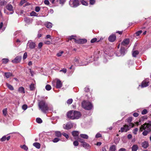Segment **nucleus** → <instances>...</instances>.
Here are the masks:
<instances>
[{
    "mask_svg": "<svg viewBox=\"0 0 151 151\" xmlns=\"http://www.w3.org/2000/svg\"><path fill=\"white\" fill-rule=\"evenodd\" d=\"M38 106L39 109L45 113H46V111L48 110L49 109L47 104L44 101L42 100L39 102Z\"/></svg>",
    "mask_w": 151,
    "mask_h": 151,
    "instance_id": "nucleus-1",
    "label": "nucleus"
},
{
    "mask_svg": "<svg viewBox=\"0 0 151 151\" xmlns=\"http://www.w3.org/2000/svg\"><path fill=\"white\" fill-rule=\"evenodd\" d=\"M82 106L84 109L87 110H90L92 107V105L90 102L85 101L82 102Z\"/></svg>",
    "mask_w": 151,
    "mask_h": 151,
    "instance_id": "nucleus-2",
    "label": "nucleus"
},
{
    "mask_svg": "<svg viewBox=\"0 0 151 151\" xmlns=\"http://www.w3.org/2000/svg\"><path fill=\"white\" fill-rule=\"evenodd\" d=\"M36 45L35 43L31 41H29L27 44V47H28L31 49H34L36 47Z\"/></svg>",
    "mask_w": 151,
    "mask_h": 151,
    "instance_id": "nucleus-3",
    "label": "nucleus"
},
{
    "mask_svg": "<svg viewBox=\"0 0 151 151\" xmlns=\"http://www.w3.org/2000/svg\"><path fill=\"white\" fill-rule=\"evenodd\" d=\"M81 114L79 112L77 111H74V117H72V119H78L81 116Z\"/></svg>",
    "mask_w": 151,
    "mask_h": 151,
    "instance_id": "nucleus-4",
    "label": "nucleus"
},
{
    "mask_svg": "<svg viewBox=\"0 0 151 151\" xmlns=\"http://www.w3.org/2000/svg\"><path fill=\"white\" fill-rule=\"evenodd\" d=\"M73 126L72 123L70 122L66 124H64L63 125V128L66 129H70Z\"/></svg>",
    "mask_w": 151,
    "mask_h": 151,
    "instance_id": "nucleus-5",
    "label": "nucleus"
},
{
    "mask_svg": "<svg viewBox=\"0 0 151 151\" xmlns=\"http://www.w3.org/2000/svg\"><path fill=\"white\" fill-rule=\"evenodd\" d=\"M130 129V128H129L128 125H125L123 126V127H122L121 128L120 131L122 132H127V131L129 130ZM120 130H119V132H120Z\"/></svg>",
    "mask_w": 151,
    "mask_h": 151,
    "instance_id": "nucleus-6",
    "label": "nucleus"
},
{
    "mask_svg": "<svg viewBox=\"0 0 151 151\" xmlns=\"http://www.w3.org/2000/svg\"><path fill=\"white\" fill-rule=\"evenodd\" d=\"M22 59L21 56H17L14 60H12V62L13 63H17L20 62Z\"/></svg>",
    "mask_w": 151,
    "mask_h": 151,
    "instance_id": "nucleus-7",
    "label": "nucleus"
},
{
    "mask_svg": "<svg viewBox=\"0 0 151 151\" xmlns=\"http://www.w3.org/2000/svg\"><path fill=\"white\" fill-rule=\"evenodd\" d=\"M116 37L115 35H111L108 38L110 42H113L116 39Z\"/></svg>",
    "mask_w": 151,
    "mask_h": 151,
    "instance_id": "nucleus-8",
    "label": "nucleus"
},
{
    "mask_svg": "<svg viewBox=\"0 0 151 151\" xmlns=\"http://www.w3.org/2000/svg\"><path fill=\"white\" fill-rule=\"evenodd\" d=\"M13 8L12 5L10 4H8L6 6V8L7 10L9 11H12L10 13V14H12L14 13Z\"/></svg>",
    "mask_w": 151,
    "mask_h": 151,
    "instance_id": "nucleus-9",
    "label": "nucleus"
},
{
    "mask_svg": "<svg viewBox=\"0 0 151 151\" xmlns=\"http://www.w3.org/2000/svg\"><path fill=\"white\" fill-rule=\"evenodd\" d=\"M74 111H68L67 114V116L68 118L72 119V117H74Z\"/></svg>",
    "mask_w": 151,
    "mask_h": 151,
    "instance_id": "nucleus-10",
    "label": "nucleus"
},
{
    "mask_svg": "<svg viewBox=\"0 0 151 151\" xmlns=\"http://www.w3.org/2000/svg\"><path fill=\"white\" fill-rule=\"evenodd\" d=\"M142 147L145 149L147 148L149 146V143L147 141H145L141 144Z\"/></svg>",
    "mask_w": 151,
    "mask_h": 151,
    "instance_id": "nucleus-11",
    "label": "nucleus"
},
{
    "mask_svg": "<svg viewBox=\"0 0 151 151\" xmlns=\"http://www.w3.org/2000/svg\"><path fill=\"white\" fill-rule=\"evenodd\" d=\"M72 3L73 5L71 6L73 7H76L79 5V1L78 0H74L72 2Z\"/></svg>",
    "mask_w": 151,
    "mask_h": 151,
    "instance_id": "nucleus-12",
    "label": "nucleus"
},
{
    "mask_svg": "<svg viewBox=\"0 0 151 151\" xmlns=\"http://www.w3.org/2000/svg\"><path fill=\"white\" fill-rule=\"evenodd\" d=\"M62 86V83L60 80H58L56 82V87L57 88H60Z\"/></svg>",
    "mask_w": 151,
    "mask_h": 151,
    "instance_id": "nucleus-13",
    "label": "nucleus"
},
{
    "mask_svg": "<svg viewBox=\"0 0 151 151\" xmlns=\"http://www.w3.org/2000/svg\"><path fill=\"white\" fill-rule=\"evenodd\" d=\"M87 41L86 39H80L78 40L77 43L78 44H83L86 42Z\"/></svg>",
    "mask_w": 151,
    "mask_h": 151,
    "instance_id": "nucleus-14",
    "label": "nucleus"
},
{
    "mask_svg": "<svg viewBox=\"0 0 151 151\" xmlns=\"http://www.w3.org/2000/svg\"><path fill=\"white\" fill-rule=\"evenodd\" d=\"M129 39L128 38L126 39L125 40H124L123 42H122V45H128L129 43Z\"/></svg>",
    "mask_w": 151,
    "mask_h": 151,
    "instance_id": "nucleus-15",
    "label": "nucleus"
},
{
    "mask_svg": "<svg viewBox=\"0 0 151 151\" xmlns=\"http://www.w3.org/2000/svg\"><path fill=\"white\" fill-rule=\"evenodd\" d=\"M148 82H146L145 81H143L141 83V86L142 87H146L148 86Z\"/></svg>",
    "mask_w": 151,
    "mask_h": 151,
    "instance_id": "nucleus-16",
    "label": "nucleus"
},
{
    "mask_svg": "<svg viewBox=\"0 0 151 151\" xmlns=\"http://www.w3.org/2000/svg\"><path fill=\"white\" fill-rule=\"evenodd\" d=\"M138 149V147L137 145H133L132 147V151H137Z\"/></svg>",
    "mask_w": 151,
    "mask_h": 151,
    "instance_id": "nucleus-17",
    "label": "nucleus"
},
{
    "mask_svg": "<svg viewBox=\"0 0 151 151\" xmlns=\"http://www.w3.org/2000/svg\"><path fill=\"white\" fill-rule=\"evenodd\" d=\"M79 132L78 131H74L72 132V135L73 137L78 136L79 135Z\"/></svg>",
    "mask_w": 151,
    "mask_h": 151,
    "instance_id": "nucleus-18",
    "label": "nucleus"
},
{
    "mask_svg": "<svg viewBox=\"0 0 151 151\" xmlns=\"http://www.w3.org/2000/svg\"><path fill=\"white\" fill-rule=\"evenodd\" d=\"M151 131V129L150 128L148 129V130H145L142 132V134L144 136L147 135L148 133L150 132Z\"/></svg>",
    "mask_w": 151,
    "mask_h": 151,
    "instance_id": "nucleus-19",
    "label": "nucleus"
},
{
    "mask_svg": "<svg viewBox=\"0 0 151 151\" xmlns=\"http://www.w3.org/2000/svg\"><path fill=\"white\" fill-rule=\"evenodd\" d=\"M83 147L87 149L89 147V145L88 144L84 142L81 145Z\"/></svg>",
    "mask_w": 151,
    "mask_h": 151,
    "instance_id": "nucleus-20",
    "label": "nucleus"
},
{
    "mask_svg": "<svg viewBox=\"0 0 151 151\" xmlns=\"http://www.w3.org/2000/svg\"><path fill=\"white\" fill-rule=\"evenodd\" d=\"M125 49L124 47H121L120 50L121 54L122 55H124V54Z\"/></svg>",
    "mask_w": 151,
    "mask_h": 151,
    "instance_id": "nucleus-21",
    "label": "nucleus"
},
{
    "mask_svg": "<svg viewBox=\"0 0 151 151\" xmlns=\"http://www.w3.org/2000/svg\"><path fill=\"white\" fill-rule=\"evenodd\" d=\"M33 145L37 149H39L40 148V144L38 142H35L33 144Z\"/></svg>",
    "mask_w": 151,
    "mask_h": 151,
    "instance_id": "nucleus-22",
    "label": "nucleus"
},
{
    "mask_svg": "<svg viewBox=\"0 0 151 151\" xmlns=\"http://www.w3.org/2000/svg\"><path fill=\"white\" fill-rule=\"evenodd\" d=\"M45 25L47 28H51L52 27V24L50 22H47L45 24Z\"/></svg>",
    "mask_w": 151,
    "mask_h": 151,
    "instance_id": "nucleus-23",
    "label": "nucleus"
},
{
    "mask_svg": "<svg viewBox=\"0 0 151 151\" xmlns=\"http://www.w3.org/2000/svg\"><path fill=\"white\" fill-rule=\"evenodd\" d=\"M146 123V124L145 125V127L146 128L147 127L149 128H150V127H151V121H149L148 123Z\"/></svg>",
    "mask_w": 151,
    "mask_h": 151,
    "instance_id": "nucleus-24",
    "label": "nucleus"
},
{
    "mask_svg": "<svg viewBox=\"0 0 151 151\" xmlns=\"http://www.w3.org/2000/svg\"><path fill=\"white\" fill-rule=\"evenodd\" d=\"M4 76L6 78H8L12 76V73L10 72L5 73H4Z\"/></svg>",
    "mask_w": 151,
    "mask_h": 151,
    "instance_id": "nucleus-25",
    "label": "nucleus"
},
{
    "mask_svg": "<svg viewBox=\"0 0 151 151\" xmlns=\"http://www.w3.org/2000/svg\"><path fill=\"white\" fill-rule=\"evenodd\" d=\"M146 124V123H145L143 125L141 126L140 127V131L142 132L143 130H145L146 129V128L145 127V126Z\"/></svg>",
    "mask_w": 151,
    "mask_h": 151,
    "instance_id": "nucleus-26",
    "label": "nucleus"
},
{
    "mask_svg": "<svg viewBox=\"0 0 151 151\" xmlns=\"http://www.w3.org/2000/svg\"><path fill=\"white\" fill-rule=\"evenodd\" d=\"M62 134L60 131H56L55 132V134L56 137H60L61 136Z\"/></svg>",
    "mask_w": 151,
    "mask_h": 151,
    "instance_id": "nucleus-27",
    "label": "nucleus"
},
{
    "mask_svg": "<svg viewBox=\"0 0 151 151\" xmlns=\"http://www.w3.org/2000/svg\"><path fill=\"white\" fill-rule=\"evenodd\" d=\"M116 147L115 145H113L110 147L109 148L110 151H115Z\"/></svg>",
    "mask_w": 151,
    "mask_h": 151,
    "instance_id": "nucleus-28",
    "label": "nucleus"
},
{
    "mask_svg": "<svg viewBox=\"0 0 151 151\" xmlns=\"http://www.w3.org/2000/svg\"><path fill=\"white\" fill-rule=\"evenodd\" d=\"M80 136L81 137L85 139H87L88 138V136L86 134H81L80 135Z\"/></svg>",
    "mask_w": 151,
    "mask_h": 151,
    "instance_id": "nucleus-29",
    "label": "nucleus"
},
{
    "mask_svg": "<svg viewBox=\"0 0 151 151\" xmlns=\"http://www.w3.org/2000/svg\"><path fill=\"white\" fill-rule=\"evenodd\" d=\"M139 52L137 50L134 51L132 53V56L134 57H135L136 55L138 54Z\"/></svg>",
    "mask_w": 151,
    "mask_h": 151,
    "instance_id": "nucleus-30",
    "label": "nucleus"
},
{
    "mask_svg": "<svg viewBox=\"0 0 151 151\" xmlns=\"http://www.w3.org/2000/svg\"><path fill=\"white\" fill-rule=\"evenodd\" d=\"M8 88L10 89L11 90H14V88L10 84L7 83L6 84Z\"/></svg>",
    "mask_w": 151,
    "mask_h": 151,
    "instance_id": "nucleus-31",
    "label": "nucleus"
},
{
    "mask_svg": "<svg viewBox=\"0 0 151 151\" xmlns=\"http://www.w3.org/2000/svg\"><path fill=\"white\" fill-rule=\"evenodd\" d=\"M18 91L21 93H24V88L22 87H19L18 89Z\"/></svg>",
    "mask_w": 151,
    "mask_h": 151,
    "instance_id": "nucleus-32",
    "label": "nucleus"
},
{
    "mask_svg": "<svg viewBox=\"0 0 151 151\" xmlns=\"http://www.w3.org/2000/svg\"><path fill=\"white\" fill-rule=\"evenodd\" d=\"M132 117H129L126 120V122H127L128 123H131L132 121Z\"/></svg>",
    "mask_w": 151,
    "mask_h": 151,
    "instance_id": "nucleus-33",
    "label": "nucleus"
},
{
    "mask_svg": "<svg viewBox=\"0 0 151 151\" xmlns=\"http://www.w3.org/2000/svg\"><path fill=\"white\" fill-rule=\"evenodd\" d=\"M20 147L21 148L25 150H27L28 149L27 147L25 145H20Z\"/></svg>",
    "mask_w": 151,
    "mask_h": 151,
    "instance_id": "nucleus-34",
    "label": "nucleus"
},
{
    "mask_svg": "<svg viewBox=\"0 0 151 151\" xmlns=\"http://www.w3.org/2000/svg\"><path fill=\"white\" fill-rule=\"evenodd\" d=\"M80 2L83 5L87 6L88 5V3L84 0H80Z\"/></svg>",
    "mask_w": 151,
    "mask_h": 151,
    "instance_id": "nucleus-35",
    "label": "nucleus"
},
{
    "mask_svg": "<svg viewBox=\"0 0 151 151\" xmlns=\"http://www.w3.org/2000/svg\"><path fill=\"white\" fill-rule=\"evenodd\" d=\"M29 88L30 90L31 91H33L34 90L35 87H34V84H31L29 86Z\"/></svg>",
    "mask_w": 151,
    "mask_h": 151,
    "instance_id": "nucleus-36",
    "label": "nucleus"
},
{
    "mask_svg": "<svg viewBox=\"0 0 151 151\" xmlns=\"http://www.w3.org/2000/svg\"><path fill=\"white\" fill-rule=\"evenodd\" d=\"M9 60V59L7 58H3L2 59L3 63L4 64H5L8 62Z\"/></svg>",
    "mask_w": 151,
    "mask_h": 151,
    "instance_id": "nucleus-37",
    "label": "nucleus"
},
{
    "mask_svg": "<svg viewBox=\"0 0 151 151\" xmlns=\"http://www.w3.org/2000/svg\"><path fill=\"white\" fill-rule=\"evenodd\" d=\"M45 89L47 91H49L51 89V86L49 85H47L45 86Z\"/></svg>",
    "mask_w": 151,
    "mask_h": 151,
    "instance_id": "nucleus-38",
    "label": "nucleus"
},
{
    "mask_svg": "<svg viewBox=\"0 0 151 151\" xmlns=\"http://www.w3.org/2000/svg\"><path fill=\"white\" fill-rule=\"evenodd\" d=\"M37 122L38 123H41L42 122V120L40 118H37L36 119Z\"/></svg>",
    "mask_w": 151,
    "mask_h": 151,
    "instance_id": "nucleus-39",
    "label": "nucleus"
},
{
    "mask_svg": "<svg viewBox=\"0 0 151 151\" xmlns=\"http://www.w3.org/2000/svg\"><path fill=\"white\" fill-rule=\"evenodd\" d=\"M73 101V99H69L67 101V104H70L72 103Z\"/></svg>",
    "mask_w": 151,
    "mask_h": 151,
    "instance_id": "nucleus-40",
    "label": "nucleus"
},
{
    "mask_svg": "<svg viewBox=\"0 0 151 151\" xmlns=\"http://www.w3.org/2000/svg\"><path fill=\"white\" fill-rule=\"evenodd\" d=\"M60 139L58 138H55L52 140V141L54 142H57L59 141Z\"/></svg>",
    "mask_w": 151,
    "mask_h": 151,
    "instance_id": "nucleus-41",
    "label": "nucleus"
},
{
    "mask_svg": "<svg viewBox=\"0 0 151 151\" xmlns=\"http://www.w3.org/2000/svg\"><path fill=\"white\" fill-rule=\"evenodd\" d=\"M142 30H139L136 32L135 33V34L136 36H138L139 35L142 33Z\"/></svg>",
    "mask_w": 151,
    "mask_h": 151,
    "instance_id": "nucleus-42",
    "label": "nucleus"
},
{
    "mask_svg": "<svg viewBox=\"0 0 151 151\" xmlns=\"http://www.w3.org/2000/svg\"><path fill=\"white\" fill-rule=\"evenodd\" d=\"M62 134L64 136L66 139H68L69 138L68 135L65 132H63Z\"/></svg>",
    "mask_w": 151,
    "mask_h": 151,
    "instance_id": "nucleus-43",
    "label": "nucleus"
},
{
    "mask_svg": "<svg viewBox=\"0 0 151 151\" xmlns=\"http://www.w3.org/2000/svg\"><path fill=\"white\" fill-rule=\"evenodd\" d=\"M73 144L74 145V146H77L78 145L79 143L76 140L73 142Z\"/></svg>",
    "mask_w": 151,
    "mask_h": 151,
    "instance_id": "nucleus-44",
    "label": "nucleus"
},
{
    "mask_svg": "<svg viewBox=\"0 0 151 151\" xmlns=\"http://www.w3.org/2000/svg\"><path fill=\"white\" fill-rule=\"evenodd\" d=\"M30 15L31 16H36L37 13L35 12L34 11H32V12L30 13Z\"/></svg>",
    "mask_w": 151,
    "mask_h": 151,
    "instance_id": "nucleus-45",
    "label": "nucleus"
},
{
    "mask_svg": "<svg viewBox=\"0 0 151 151\" xmlns=\"http://www.w3.org/2000/svg\"><path fill=\"white\" fill-rule=\"evenodd\" d=\"M57 2L60 4H63L65 1V0H57Z\"/></svg>",
    "mask_w": 151,
    "mask_h": 151,
    "instance_id": "nucleus-46",
    "label": "nucleus"
},
{
    "mask_svg": "<svg viewBox=\"0 0 151 151\" xmlns=\"http://www.w3.org/2000/svg\"><path fill=\"white\" fill-rule=\"evenodd\" d=\"M95 3V0H89V3L91 5H93Z\"/></svg>",
    "mask_w": 151,
    "mask_h": 151,
    "instance_id": "nucleus-47",
    "label": "nucleus"
},
{
    "mask_svg": "<svg viewBox=\"0 0 151 151\" xmlns=\"http://www.w3.org/2000/svg\"><path fill=\"white\" fill-rule=\"evenodd\" d=\"M35 11L37 12H38L40 10V8L39 6H36L35 8Z\"/></svg>",
    "mask_w": 151,
    "mask_h": 151,
    "instance_id": "nucleus-48",
    "label": "nucleus"
},
{
    "mask_svg": "<svg viewBox=\"0 0 151 151\" xmlns=\"http://www.w3.org/2000/svg\"><path fill=\"white\" fill-rule=\"evenodd\" d=\"M147 112V110L146 109H144L143 110L142 112V114H146Z\"/></svg>",
    "mask_w": 151,
    "mask_h": 151,
    "instance_id": "nucleus-49",
    "label": "nucleus"
},
{
    "mask_svg": "<svg viewBox=\"0 0 151 151\" xmlns=\"http://www.w3.org/2000/svg\"><path fill=\"white\" fill-rule=\"evenodd\" d=\"M97 40V38H93L91 40V43H93L94 42H96Z\"/></svg>",
    "mask_w": 151,
    "mask_h": 151,
    "instance_id": "nucleus-50",
    "label": "nucleus"
},
{
    "mask_svg": "<svg viewBox=\"0 0 151 151\" xmlns=\"http://www.w3.org/2000/svg\"><path fill=\"white\" fill-rule=\"evenodd\" d=\"M27 52H25L23 55V59L24 60H25V59H26L27 57Z\"/></svg>",
    "mask_w": 151,
    "mask_h": 151,
    "instance_id": "nucleus-51",
    "label": "nucleus"
},
{
    "mask_svg": "<svg viewBox=\"0 0 151 151\" xmlns=\"http://www.w3.org/2000/svg\"><path fill=\"white\" fill-rule=\"evenodd\" d=\"M3 113L4 115L6 116L7 114V110L6 109H4L3 110Z\"/></svg>",
    "mask_w": 151,
    "mask_h": 151,
    "instance_id": "nucleus-52",
    "label": "nucleus"
},
{
    "mask_svg": "<svg viewBox=\"0 0 151 151\" xmlns=\"http://www.w3.org/2000/svg\"><path fill=\"white\" fill-rule=\"evenodd\" d=\"M134 126V124L132 123H129V125H128L129 127V128H131L133 127Z\"/></svg>",
    "mask_w": 151,
    "mask_h": 151,
    "instance_id": "nucleus-53",
    "label": "nucleus"
},
{
    "mask_svg": "<svg viewBox=\"0 0 151 151\" xmlns=\"http://www.w3.org/2000/svg\"><path fill=\"white\" fill-rule=\"evenodd\" d=\"M138 131V129L137 128H136L134 129L133 130V133L135 134H136L137 133V132Z\"/></svg>",
    "mask_w": 151,
    "mask_h": 151,
    "instance_id": "nucleus-54",
    "label": "nucleus"
},
{
    "mask_svg": "<svg viewBox=\"0 0 151 151\" xmlns=\"http://www.w3.org/2000/svg\"><path fill=\"white\" fill-rule=\"evenodd\" d=\"M27 105L24 104L23 105V106H22V109H24V110H25L27 108Z\"/></svg>",
    "mask_w": 151,
    "mask_h": 151,
    "instance_id": "nucleus-55",
    "label": "nucleus"
},
{
    "mask_svg": "<svg viewBox=\"0 0 151 151\" xmlns=\"http://www.w3.org/2000/svg\"><path fill=\"white\" fill-rule=\"evenodd\" d=\"M6 3V2L4 0L2 1H1L0 2V4L1 5H3L5 4Z\"/></svg>",
    "mask_w": 151,
    "mask_h": 151,
    "instance_id": "nucleus-56",
    "label": "nucleus"
},
{
    "mask_svg": "<svg viewBox=\"0 0 151 151\" xmlns=\"http://www.w3.org/2000/svg\"><path fill=\"white\" fill-rule=\"evenodd\" d=\"M43 43L42 42H40L38 45V47L39 49H40L41 48L42 46Z\"/></svg>",
    "mask_w": 151,
    "mask_h": 151,
    "instance_id": "nucleus-57",
    "label": "nucleus"
},
{
    "mask_svg": "<svg viewBox=\"0 0 151 151\" xmlns=\"http://www.w3.org/2000/svg\"><path fill=\"white\" fill-rule=\"evenodd\" d=\"M26 2V1L25 0H22L20 3V5L21 6H22L23 5V4L25 3Z\"/></svg>",
    "mask_w": 151,
    "mask_h": 151,
    "instance_id": "nucleus-58",
    "label": "nucleus"
},
{
    "mask_svg": "<svg viewBox=\"0 0 151 151\" xmlns=\"http://www.w3.org/2000/svg\"><path fill=\"white\" fill-rule=\"evenodd\" d=\"M6 139V136H4L1 139V140L3 142L5 141Z\"/></svg>",
    "mask_w": 151,
    "mask_h": 151,
    "instance_id": "nucleus-59",
    "label": "nucleus"
},
{
    "mask_svg": "<svg viewBox=\"0 0 151 151\" xmlns=\"http://www.w3.org/2000/svg\"><path fill=\"white\" fill-rule=\"evenodd\" d=\"M77 140L79 142L82 143V144L84 142L83 139L79 137L78 138Z\"/></svg>",
    "mask_w": 151,
    "mask_h": 151,
    "instance_id": "nucleus-60",
    "label": "nucleus"
},
{
    "mask_svg": "<svg viewBox=\"0 0 151 151\" xmlns=\"http://www.w3.org/2000/svg\"><path fill=\"white\" fill-rule=\"evenodd\" d=\"M101 137V134L97 133L96 135V138H99Z\"/></svg>",
    "mask_w": 151,
    "mask_h": 151,
    "instance_id": "nucleus-61",
    "label": "nucleus"
},
{
    "mask_svg": "<svg viewBox=\"0 0 151 151\" xmlns=\"http://www.w3.org/2000/svg\"><path fill=\"white\" fill-rule=\"evenodd\" d=\"M60 72H63L64 73H65L67 72V69L65 68H63L60 70Z\"/></svg>",
    "mask_w": 151,
    "mask_h": 151,
    "instance_id": "nucleus-62",
    "label": "nucleus"
},
{
    "mask_svg": "<svg viewBox=\"0 0 151 151\" xmlns=\"http://www.w3.org/2000/svg\"><path fill=\"white\" fill-rule=\"evenodd\" d=\"M45 4L46 5H48L50 3L48 0H45L44 1Z\"/></svg>",
    "mask_w": 151,
    "mask_h": 151,
    "instance_id": "nucleus-63",
    "label": "nucleus"
},
{
    "mask_svg": "<svg viewBox=\"0 0 151 151\" xmlns=\"http://www.w3.org/2000/svg\"><path fill=\"white\" fill-rule=\"evenodd\" d=\"M133 115L135 117H137L139 116V114L137 113H134L133 114Z\"/></svg>",
    "mask_w": 151,
    "mask_h": 151,
    "instance_id": "nucleus-64",
    "label": "nucleus"
}]
</instances>
